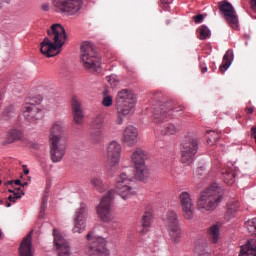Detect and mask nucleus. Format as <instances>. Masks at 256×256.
Here are the masks:
<instances>
[{
    "label": "nucleus",
    "mask_w": 256,
    "mask_h": 256,
    "mask_svg": "<svg viewBox=\"0 0 256 256\" xmlns=\"http://www.w3.org/2000/svg\"><path fill=\"white\" fill-rule=\"evenodd\" d=\"M115 193L122 199H129L133 195V181L126 173H121L116 181L115 190L108 191L100 204L97 206L96 211L99 219L104 223H110L113 221V199H115Z\"/></svg>",
    "instance_id": "obj_1"
},
{
    "label": "nucleus",
    "mask_w": 256,
    "mask_h": 256,
    "mask_svg": "<svg viewBox=\"0 0 256 256\" xmlns=\"http://www.w3.org/2000/svg\"><path fill=\"white\" fill-rule=\"evenodd\" d=\"M48 37H45L40 45V51L45 57H55L59 53V49L65 45L67 41V33L61 24H53L47 30Z\"/></svg>",
    "instance_id": "obj_2"
},
{
    "label": "nucleus",
    "mask_w": 256,
    "mask_h": 256,
    "mask_svg": "<svg viewBox=\"0 0 256 256\" xmlns=\"http://www.w3.org/2000/svg\"><path fill=\"white\" fill-rule=\"evenodd\" d=\"M221 201H223V189L219 184L214 183L200 194L196 207L201 213L211 212L219 207Z\"/></svg>",
    "instance_id": "obj_3"
},
{
    "label": "nucleus",
    "mask_w": 256,
    "mask_h": 256,
    "mask_svg": "<svg viewBox=\"0 0 256 256\" xmlns=\"http://www.w3.org/2000/svg\"><path fill=\"white\" fill-rule=\"evenodd\" d=\"M135 103H137V99L135 98L133 91L123 89L118 92L116 96L117 125H123V117H127V115H132V113H134Z\"/></svg>",
    "instance_id": "obj_4"
},
{
    "label": "nucleus",
    "mask_w": 256,
    "mask_h": 256,
    "mask_svg": "<svg viewBox=\"0 0 256 256\" xmlns=\"http://www.w3.org/2000/svg\"><path fill=\"white\" fill-rule=\"evenodd\" d=\"M80 59L84 68L88 71H101V59L97 57V52L90 42H83L80 48Z\"/></svg>",
    "instance_id": "obj_5"
},
{
    "label": "nucleus",
    "mask_w": 256,
    "mask_h": 256,
    "mask_svg": "<svg viewBox=\"0 0 256 256\" xmlns=\"http://www.w3.org/2000/svg\"><path fill=\"white\" fill-rule=\"evenodd\" d=\"M163 221L168 231L170 241L175 245H179V243H181V238L183 237V230L181 229V222L179 221L177 212L169 210Z\"/></svg>",
    "instance_id": "obj_6"
},
{
    "label": "nucleus",
    "mask_w": 256,
    "mask_h": 256,
    "mask_svg": "<svg viewBox=\"0 0 256 256\" xmlns=\"http://www.w3.org/2000/svg\"><path fill=\"white\" fill-rule=\"evenodd\" d=\"M86 239L88 241L86 249L88 256H109L105 238L96 236L95 232H89Z\"/></svg>",
    "instance_id": "obj_7"
},
{
    "label": "nucleus",
    "mask_w": 256,
    "mask_h": 256,
    "mask_svg": "<svg viewBox=\"0 0 256 256\" xmlns=\"http://www.w3.org/2000/svg\"><path fill=\"white\" fill-rule=\"evenodd\" d=\"M199 151V141L193 137L184 138L181 146V161L186 165H191L195 155Z\"/></svg>",
    "instance_id": "obj_8"
},
{
    "label": "nucleus",
    "mask_w": 256,
    "mask_h": 256,
    "mask_svg": "<svg viewBox=\"0 0 256 256\" xmlns=\"http://www.w3.org/2000/svg\"><path fill=\"white\" fill-rule=\"evenodd\" d=\"M67 153V138L50 140V159L53 163H61Z\"/></svg>",
    "instance_id": "obj_9"
},
{
    "label": "nucleus",
    "mask_w": 256,
    "mask_h": 256,
    "mask_svg": "<svg viewBox=\"0 0 256 256\" xmlns=\"http://www.w3.org/2000/svg\"><path fill=\"white\" fill-rule=\"evenodd\" d=\"M119 161H121V144L112 141L107 146L106 163L111 171H115L119 167Z\"/></svg>",
    "instance_id": "obj_10"
},
{
    "label": "nucleus",
    "mask_w": 256,
    "mask_h": 256,
    "mask_svg": "<svg viewBox=\"0 0 256 256\" xmlns=\"http://www.w3.org/2000/svg\"><path fill=\"white\" fill-rule=\"evenodd\" d=\"M53 5L58 13L75 15L81 11V0H54Z\"/></svg>",
    "instance_id": "obj_11"
},
{
    "label": "nucleus",
    "mask_w": 256,
    "mask_h": 256,
    "mask_svg": "<svg viewBox=\"0 0 256 256\" xmlns=\"http://www.w3.org/2000/svg\"><path fill=\"white\" fill-rule=\"evenodd\" d=\"M219 11L224 15L228 25L232 27V29H237L239 27V18H237V13L235 12V8L233 5L226 0L218 3Z\"/></svg>",
    "instance_id": "obj_12"
},
{
    "label": "nucleus",
    "mask_w": 256,
    "mask_h": 256,
    "mask_svg": "<svg viewBox=\"0 0 256 256\" xmlns=\"http://www.w3.org/2000/svg\"><path fill=\"white\" fill-rule=\"evenodd\" d=\"M35 103L39 105L41 100L36 101L35 99H32L30 102H26L23 107L24 119L29 123H33L34 121H37V119H41L43 116L41 109H39Z\"/></svg>",
    "instance_id": "obj_13"
},
{
    "label": "nucleus",
    "mask_w": 256,
    "mask_h": 256,
    "mask_svg": "<svg viewBox=\"0 0 256 256\" xmlns=\"http://www.w3.org/2000/svg\"><path fill=\"white\" fill-rule=\"evenodd\" d=\"M89 210L86 204H81L80 208L76 211V217L74 219L73 233H83L87 227V217Z\"/></svg>",
    "instance_id": "obj_14"
},
{
    "label": "nucleus",
    "mask_w": 256,
    "mask_h": 256,
    "mask_svg": "<svg viewBox=\"0 0 256 256\" xmlns=\"http://www.w3.org/2000/svg\"><path fill=\"white\" fill-rule=\"evenodd\" d=\"M179 199L185 219L191 221V219H193V211L195 209L191 194L187 191L181 192Z\"/></svg>",
    "instance_id": "obj_15"
},
{
    "label": "nucleus",
    "mask_w": 256,
    "mask_h": 256,
    "mask_svg": "<svg viewBox=\"0 0 256 256\" xmlns=\"http://www.w3.org/2000/svg\"><path fill=\"white\" fill-rule=\"evenodd\" d=\"M54 245L56 247L58 256H71V247L69 246V242L61 236V234L57 233V230H54Z\"/></svg>",
    "instance_id": "obj_16"
},
{
    "label": "nucleus",
    "mask_w": 256,
    "mask_h": 256,
    "mask_svg": "<svg viewBox=\"0 0 256 256\" xmlns=\"http://www.w3.org/2000/svg\"><path fill=\"white\" fill-rule=\"evenodd\" d=\"M139 137V131L133 125L127 126L122 135V141L128 145V147H133L137 145V139Z\"/></svg>",
    "instance_id": "obj_17"
},
{
    "label": "nucleus",
    "mask_w": 256,
    "mask_h": 256,
    "mask_svg": "<svg viewBox=\"0 0 256 256\" xmlns=\"http://www.w3.org/2000/svg\"><path fill=\"white\" fill-rule=\"evenodd\" d=\"M63 133H65V122L63 120L54 122L50 128V141H57L62 138L67 139V136Z\"/></svg>",
    "instance_id": "obj_18"
},
{
    "label": "nucleus",
    "mask_w": 256,
    "mask_h": 256,
    "mask_svg": "<svg viewBox=\"0 0 256 256\" xmlns=\"http://www.w3.org/2000/svg\"><path fill=\"white\" fill-rule=\"evenodd\" d=\"M147 159H149V153L141 147L136 148L130 155V161L133 167L144 165Z\"/></svg>",
    "instance_id": "obj_19"
},
{
    "label": "nucleus",
    "mask_w": 256,
    "mask_h": 256,
    "mask_svg": "<svg viewBox=\"0 0 256 256\" xmlns=\"http://www.w3.org/2000/svg\"><path fill=\"white\" fill-rule=\"evenodd\" d=\"M73 121L77 127L83 125V110L81 109V102L77 97H73L71 101Z\"/></svg>",
    "instance_id": "obj_20"
},
{
    "label": "nucleus",
    "mask_w": 256,
    "mask_h": 256,
    "mask_svg": "<svg viewBox=\"0 0 256 256\" xmlns=\"http://www.w3.org/2000/svg\"><path fill=\"white\" fill-rule=\"evenodd\" d=\"M241 207V203L237 200H232L227 203V210L225 213V219L226 221H231V219H234V217H237L239 215V209Z\"/></svg>",
    "instance_id": "obj_21"
},
{
    "label": "nucleus",
    "mask_w": 256,
    "mask_h": 256,
    "mask_svg": "<svg viewBox=\"0 0 256 256\" xmlns=\"http://www.w3.org/2000/svg\"><path fill=\"white\" fill-rule=\"evenodd\" d=\"M32 235H33V231L28 233V235L22 240L19 248L20 256H33V250H31Z\"/></svg>",
    "instance_id": "obj_22"
},
{
    "label": "nucleus",
    "mask_w": 256,
    "mask_h": 256,
    "mask_svg": "<svg viewBox=\"0 0 256 256\" xmlns=\"http://www.w3.org/2000/svg\"><path fill=\"white\" fill-rule=\"evenodd\" d=\"M239 256H256V239H249L241 246Z\"/></svg>",
    "instance_id": "obj_23"
},
{
    "label": "nucleus",
    "mask_w": 256,
    "mask_h": 256,
    "mask_svg": "<svg viewBox=\"0 0 256 256\" xmlns=\"http://www.w3.org/2000/svg\"><path fill=\"white\" fill-rule=\"evenodd\" d=\"M222 175L224 183H226L227 185H233V183H235V168L233 167V164H231V166L223 168Z\"/></svg>",
    "instance_id": "obj_24"
},
{
    "label": "nucleus",
    "mask_w": 256,
    "mask_h": 256,
    "mask_svg": "<svg viewBox=\"0 0 256 256\" xmlns=\"http://www.w3.org/2000/svg\"><path fill=\"white\" fill-rule=\"evenodd\" d=\"M135 169V177L138 181H147L149 178V169H147V165L138 164V166H134Z\"/></svg>",
    "instance_id": "obj_25"
},
{
    "label": "nucleus",
    "mask_w": 256,
    "mask_h": 256,
    "mask_svg": "<svg viewBox=\"0 0 256 256\" xmlns=\"http://www.w3.org/2000/svg\"><path fill=\"white\" fill-rule=\"evenodd\" d=\"M90 183L99 193L107 191V185H105V182H103V179L100 176L91 178Z\"/></svg>",
    "instance_id": "obj_26"
},
{
    "label": "nucleus",
    "mask_w": 256,
    "mask_h": 256,
    "mask_svg": "<svg viewBox=\"0 0 256 256\" xmlns=\"http://www.w3.org/2000/svg\"><path fill=\"white\" fill-rule=\"evenodd\" d=\"M20 139H23V132L19 129H12L8 132L5 143H15V141Z\"/></svg>",
    "instance_id": "obj_27"
},
{
    "label": "nucleus",
    "mask_w": 256,
    "mask_h": 256,
    "mask_svg": "<svg viewBox=\"0 0 256 256\" xmlns=\"http://www.w3.org/2000/svg\"><path fill=\"white\" fill-rule=\"evenodd\" d=\"M231 61H233V50L229 49L223 57V61L220 65L219 71H221V73H224L228 67H231Z\"/></svg>",
    "instance_id": "obj_28"
},
{
    "label": "nucleus",
    "mask_w": 256,
    "mask_h": 256,
    "mask_svg": "<svg viewBox=\"0 0 256 256\" xmlns=\"http://www.w3.org/2000/svg\"><path fill=\"white\" fill-rule=\"evenodd\" d=\"M89 139L94 145H99L103 141V130H96L90 128Z\"/></svg>",
    "instance_id": "obj_29"
},
{
    "label": "nucleus",
    "mask_w": 256,
    "mask_h": 256,
    "mask_svg": "<svg viewBox=\"0 0 256 256\" xmlns=\"http://www.w3.org/2000/svg\"><path fill=\"white\" fill-rule=\"evenodd\" d=\"M152 221H153V213L145 212V214L142 217V227H143V229L140 232V233H142V235H145V233H147L149 227H151Z\"/></svg>",
    "instance_id": "obj_30"
},
{
    "label": "nucleus",
    "mask_w": 256,
    "mask_h": 256,
    "mask_svg": "<svg viewBox=\"0 0 256 256\" xmlns=\"http://www.w3.org/2000/svg\"><path fill=\"white\" fill-rule=\"evenodd\" d=\"M208 235L212 243H217L219 241L220 226L219 224H214L208 229Z\"/></svg>",
    "instance_id": "obj_31"
},
{
    "label": "nucleus",
    "mask_w": 256,
    "mask_h": 256,
    "mask_svg": "<svg viewBox=\"0 0 256 256\" xmlns=\"http://www.w3.org/2000/svg\"><path fill=\"white\" fill-rule=\"evenodd\" d=\"M105 123V117L103 114H99L91 122L90 129L102 130Z\"/></svg>",
    "instance_id": "obj_32"
},
{
    "label": "nucleus",
    "mask_w": 256,
    "mask_h": 256,
    "mask_svg": "<svg viewBox=\"0 0 256 256\" xmlns=\"http://www.w3.org/2000/svg\"><path fill=\"white\" fill-rule=\"evenodd\" d=\"M180 129V124H167L166 126H164V129L162 130V135H175L176 133H179Z\"/></svg>",
    "instance_id": "obj_33"
},
{
    "label": "nucleus",
    "mask_w": 256,
    "mask_h": 256,
    "mask_svg": "<svg viewBox=\"0 0 256 256\" xmlns=\"http://www.w3.org/2000/svg\"><path fill=\"white\" fill-rule=\"evenodd\" d=\"M206 135H208L207 143L209 145H215V143L221 139V134L213 130H207Z\"/></svg>",
    "instance_id": "obj_34"
},
{
    "label": "nucleus",
    "mask_w": 256,
    "mask_h": 256,
    "mask_svg": "<svg viewBox=\"0 0 256 256\" xmlns=\"http://www.w3.org/2000/svg\"><path fill=\"white\" fill-rule=\"evenodd\" d=\"M181 111H185V106H178L174 109L163 111L162 119H165V117H170V119H173V117H175V113H181Z\"/></svg>",
    "instance_id": "obj_35"
},
{
    "label": "nucleus",
    "mask_w": 256,
    "mask_h": 256,
    "mask_svg": "<svg viewBox=\"0 0 256 256\" xmlns=\"http://www.w3.org/2000/svg\"><path fill=\"white\" fill-rule=\"evenodd\" d=\"M8 191L9 193H13V195H10L8 197V200L10 201V203H15L17 199H21V195H25V192H23L21 188L16 189V191L12 189H9Z\"/></svg>",
    "instance_id": "obj_36"
},
{
    "label": "nucleus",
    "mask_w": 256,
    "mask_h": 256,
    "mask_svg": "<svg viewBox=\"0 0 256 256\" xmlns=\"http://www.w3.org/2000/svg\"><path fill=\"white\" fill-rule=\"evenodd\" d=\"M211 37V30L205 25L198 28V38L202 41Z\"/></svg>",
    "instance_id": "obj_37"
},
{
    "label": "nucleus",
    "mask_w": 256,
    "mask_h": 256,
    "mask_svg": "<svg viewBox=\"0 0 256 256\" xmlns=\"http://www.w3.org/2000/svg\"><path fill=\"white\" fill-rule=\"evenodd\" d=\"M247 228L249 233H251L253 237H256V218H253L247 222Z\"/></svg>",
    "instance_id": "obj_38"
},
{
    "label": "nucleus",
    "mask_w": 256,
    "mask_h": 256,
    "mask_svg": "<svg viewBox=\"0 0 256 256\" xmlns=\"http://www.w3.org/2000/svg\"><path fill=\"white\" fill-rule=\"evenodd\" d=\"M106 81L111 85V87H117V85H119V80H117L115 76L106 77Z\"/></svg>",
    "instance_id": "obj_39"
},
{
    "label": "nucleus",
    "mask_w": 256,
    "mask_h": 256,
    "mask_svg": "<svg viewBox=\"0 0 256 256\" xmlns=\"http://www.w3.org/2000/svg\"><path fill=\"white\" fill-rule=\"evenodd\" d=\"M102 105L104 107H111V105H113V97L111 96L104 97L102 100Z\"/></svg>",
    "instance_id": "obj_40"
},
{
    "label": "nucleus",
    "mask_w": 256,
    "mask_h": 256,
    "mask_svg": "<svg viewBox=\"0 0 256 256\" xmlns=\"http://www.w3.org/2000/svg\"><path fill=\"white\" fill-rule=\"evenodd\" d=\"M153 122L156 124L161 123V113L159 112V110L157 112H154Z\"/></svg>",
    "instance_id": "obj_41"
},
{
    "label": "nucleus",
    "mask_w": 256,
    "mask_h": 256,
    "mask_svg": "<svg viewBox=\"0 0 256 256\" xmlns=\"http://www.w3.org/2000/svg\"><path fill=\"white\" fill-rule=\"evenodd\" d=\"M193 19L195 21V23H201V21H203V19H205V17L203 16V14H198L193 16Z\"/></svg>",
    "instance_id": "obj_42"
},
{
    "label": "nucleus",
    "mask_w": 256,
    "mask_h": 256,
    "mask_svg": "<svg viewBox=\"0 0 256 256\" xmlns=\"http://www.w3.org/2000/svg\"><path fill=\"white\" fill-rule=\"evenodd\" d=\"M198 253V256H211V254L205 250H202V251H197Z\"/></svg>",
    "instance_id": "obj_43"
},
{
    "label": "nucleus",
    "mask_w": 256,
    "mask_h": 256,
    "mask_svg": "<svg viewBox=\"0 0 256 256\" xmlns=\"http://www.w3.org/2000/svg\"><path fill=\"white\" fill-rule=\"evenodd\" d=\"M10 185H22V182L20 179H17V180H12L10 182H8Z\"/></svg>",
    "instance_id": "obj_44"
},
{
    "label": "nucleus",
    "mask_w": 256,
    "mask_h": 256,
    "mask_svg": "<svg viewBox=\"0 0 256 256\" xmlns=\"http://www.w3.org/2000/svg\"><path fill=\"white\" fill-rule=\"evenodd\" d=\"M0 205H5L6 207H11V202L7 200H0Z\"/></svg>",
    "instance_id": "obj_45"
},
{
    "label": "nucleus",
    "mask_w": 256,
    "mask_h": 256,
    "mask_svg": "<svg viewBox=\"0 0 256 256\" xmlns=\"http://www.w3.org/2000/svg\"><path fill=\"white\" fill-rule=\"evenodd\" d=\"M251 9L256 11V0H250Z\"/></svg>",
    "instance_id": "obj_46"
},
{
    "label": "nucleus",
    "mask_w": 256,
    "mask_h": 256,
    "mask_svg": "<svg viewBox=\"0 0 256 256\" xmlns=\"http://www.w3.org/2000/svg\"><path fill=\"white\" fill-rule=\"evenodd\" d=\"M200 69L202 73H207V66H205L203 63H200Z\"/></svg>",
    "instance_id": "obj_47"
},
{
    "label": "nucleus",
    "mask_w": 256,
    "mask_h": 256,
    "mask_svg": "<svg viewBox=\"0 0 256 256\" xmlns=\"http://www.w3.org/2000/svg\"><path fill=\"white\" fill-rule=\"evenodd\" d=\"M42 11H49V4H43L41 6Z\"/></svg>",
    "instance_id": "obj_48"
},
{
    "label": "nucleus",
    "mask_w": 256,
    "mask_h": 256,
    "mask_svg": "<svg viewBox=\"0 0 256 256\" xmlns=\"http://www.w3.org/2000/svg\"><path fill=\"white\" fill-rule=\"evenodd\" d=\"M254 111H255V109H254V108H252V107H250V108H246V112L248 113V115L253 114V113H254Z\"/></svg>",
    "instance_id": "obj_49"
},
{
    "label": "nucleus",
    "mask_w": 256,
    "mask_h": 256,
    "mask_svg": "<svg viewBox=\"0 0 256 256\" xmlns=\"http://www.w3.org/2000/svg\"><path fill=\"white\" fill-rule=\"evenodd\" d=\"M45 203H47V195H45L42 199V206L41 209H43V207H45Z\"/></svg>",
    "instance_id": "obj_50"
},
{
    "label": "nucleus",
    "mask_w": 256,
    "mask_h": 256,
    "mask_svg": "<svg viewBox=\"0 0 256 256\" xmlns=\"http://www.w3.org/2000/svg\"><path fill=\"white\" fill-rule=\"evenodd\" d=\"M11 0H0V9L3 7V3H9Z\"/></svg>",
    "instance_id": "obj_51"
},
{
    "label": "nucleus",
    "mask_w": 256,
    "mask_h": 256,
    "mask_svg": "<svg viewBox=\"0 0 256 256\" xmlns=\"http://www.w3.org/2000/svg\"><path fill=\"white\" fill-rule=\"evenodd\" d=\"M24 167V175H29V169L27 168V166H23Z\"/></svg>",
    "instance_id": "obj_52"
},
{
    "label": "nucleus",
    "mask_w": 256,
    "mask_h": 256,
    "mask_svg": "<svg viewBox=\"0 0 256 256\" xmlns=\"http://www.w3.org/2000/svg\"><path fill=\"white\" fill-rule=\"evenodd\" d=\"M29 185L28 182H22L21 187H27Z\"/></svg>",
    "instance_id": "obj_53"
},
{
    "label": "nucleus",
    "mask_w": 256,
    "mask_h": 256,
    "mask_svg": "<svg viewBox=\"0 0 256 256\" xmlns=\"http://www.w3.org/2000/svg\"><path fill=\"white\" fill-rule=\"evenodd\" d=\"M3 183V181L0 180V185Z\"/></svg>",
    "instance_id": "obj_54"
}]
</instances>
